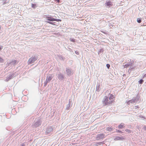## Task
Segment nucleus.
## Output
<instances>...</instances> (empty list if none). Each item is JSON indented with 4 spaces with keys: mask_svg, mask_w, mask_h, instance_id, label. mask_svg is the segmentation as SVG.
<instances>
[{
    "mask_svg": "<svg viewBox=\"0 0 146 146\" xmlns=\"http://www.w3.org/2000/svg\"><path fill=\"white\" fill-rule=\"evenodd\" d=\"M75 53L76 54H79V52L77 51H76L75 52Z\"/></svg>",
    "mask_w": 146,
    "mask_h": 146,
    "instance_id": "412c9836",
    "label": "nucleus"
},
{
    "mask_svg": "<svg viewBox=\"0 0 146 146\" xmlns=\"http://www.w3.org/2000/svg\"><path fill=\"white\" fill-rule=\"evenodd\" d=\"M146 76V74L144 75L143 77H145Z\"/></svg>",
    "mask_w": 146,
    "mask_h": 146,
    "instance_id": "a878e982",
    "label": "nucleus"
},
{
    "mask_svg": "<svg viewBox=\"0 0 146 146\" xmlns=\"http://www.w3.org/2000/svg\"><path fill=\"white\" fill-rule=\"evenodd\" d=\"M137 21L139 23L141 22V20L139 18H138L137 19Z\"/></svg>",
    "mask_w": 146,
    "mask_h": 146,
    "instance_id": "9b49d317",
    "label": "nucleus"
},
{
    "mask_svg": "<svg viewBox=\"0 0 146 146\" xmlns=\"http://www.w3.org/2000/svg\"><path fill=\"white\" fill-rule=\"evenodd\" d=\"M47 23L50 24H51V25H54V23H52V22H47Z\"/></svg>",
    "mask_w": 146,
    "mask_h": 146,
    "instance_id": "6ab92c4d",
    "label": "nucleus"
},
{
    "mask_svg": "<svg viewBox=\"0 0 146 146\" xmlns=\"http://www.w3.org/2000/svg\"><path fill=\"white\" fill-rule=\"evenodd\" d=\"M54 21H61V20L60 19H54Z\"/></svg>",
    "mask_w": 146,
    "mask_h": 146,
    "instance_id": "4468645a",
    "label": "nucleus"
},
{
    "mask_svg": "<svg viewBox=\"0 0 146 146\" xmlns=\"http://www.w3.org/2000/svg\"><path fill=\"white\" fill-rule=\"evenodd\" d=\"M124 125L123 123H121L118 126V127L120 129H123L124 127Z\"/></svg>",
    "mask_w": 146,
    "mask_h": 146,
    "instance_id": "6e6552de",
    "label": "nucleus"
},
{
    "mask_svg": "<svg viewBox=\"0 0 146 146\" xmlns=\"http://www.w3.org/2000/svg\"><path fill=\"white\" fill-rule=\"evenodd\" d=\"M115 97L112 94H110V97L105 96L103 101V103L104 106L109 105L112 104L115 102Z\"/></svg>",
    "mask_w": 146,
    "mask_h": 146,
    "instance_id": "f257e3e1",
    "label": "nucleus"
},
{
    "mask_svg": "<svg viewBox=\"0 0 146 146\" xmlns=\"http://www.w3.org/2000/svg\"><path fill=\"white\" fill-rule=\"evenodd\" d=\"M32 7L33 8H35L36 7V5L34 4H32Z\"/></svg>",
    "mask_w": 146,
    "mask_h": 146,
    "instance_id": "f8f14e48",
    "label": "nucleus"
},
{
    "mask_svg": "<svg viewBox=\"0 0 146 146\" xmlns=\"http://www.w3.org/2000/svg\"><path fill=\"white\" fill-rule=\"evenodd\" d=\"M52 78V75H50L49 76H47L46 80V83L49 82Z\"/></svg>",
    "mask_w": 146,
    "mask_h": 146,
    "instance_id": "7ed1b4c3",
    "label": "nucleus"
},
{
    "mask_svg": "<svg viewBox=\"0 0 146 146\" xmlns=\"http://www.w3.org/2000/svg\"><path fill=\"white\" fill-rule=\"evenodd\" d=\"M37 57L36 56H34L33 57H31L30 58L28 62V64H30L32 63H34L35 60L37 59Z\"/></svg>",
    "mask_w": 146,
    "mask_h": 146,
    "instance_id": "f03ea898",
    "label": "nucleus"
},
{
    "mask_svg": "<svg viewBox=\"0 0 146 146\" xmlns=\"http://www.w3.org/2000/svg\"><path fill=\"white\" fill-rule=\"evenodd\" d=\"M3 48V46H0V50H1Z\"/></svg>",
    "mask_w": 146,
    "mask_h": 146,
    "instance_id": "4be33fe9",
    "label": "nucleus"
},
{
    "mask_svg": "<svg viewBox=\"0 0 146 146\" xmlns=\"http://www.w3.org/2000/svg\"><path fill=\"white\" fill-rule=\"evenodd\" d=\"M130 66V64H127L126 65H125L124 66V68H127V67H128L129 66Z\"/></svg>",
    "mask_w": 146,
    "mask_h": 146,
    "instance_id": "2eb2a0df",
    "label": "nucleus"
},
{
    "mask_svg": "<svg viewBox=\"0 0 146 146\" xmlns=\"http://www.w3.org/2000/svg\"><path fill=\"white\" fill-rule=\"evenodd\" d=\"M66 72H67V74L69 75H70L71 73V71H70V70H69V69H67L66 70Z\"/></svg>",
    "mask_w": 146,
    "mask_h": 146,
    "instance_id": "1a4fd4ad",
    "label": "nucleus"
},
{
    "mask_svg": "<svg viewBox=\"0 0 146 146\" xmlns=\"http://www.w3.org/2000/svg\"><path fill=\"white\" fill-rule=\"evenodd\" d=\"M131 100L129 101V102H131Z\"/></svg>",
    "mask_w": 146,
    "mask_h": 146,
    "instance_id": "c85d7f7f",
    "label": "nucleus"
},
{
    "mask_svg": "<svg viewBox=\"0 0 146 146\" xmlns=\"http://www.w3.org/2000/svg\"><path fill=\"white\" fill-rule=\"evenodd\" d=\"M54 1H56L57 2V3H59L60 0H54Z\"/></svg>",
    "mask_w": 146,
    "mask_h": 146,
    "instance_id": "5701e85b",
    "label": "nucleus"
},
{
    "mask_svg": "<svg viewBox=\"0 0 146 146\" xmlns=\"http://www.w3.org/2000/svg\"><path fill=\"white\" fill-rule=\"evenodd\" d=\"M100 136H101H101H102V135L103 136H104V135H103V134H100Z\"/></svg>",
    "mask_w": 146,
    "mask_h": 146,
    "instance_id": "cd10ccee",
    "label": "nucleus"
},
{
    "mask_svg": "<svg viewBox=\"0 0 146 146\" xmlns=\"http://www.w3.org/2000/svg\"><path fill=\"white\" fill-rule=\"evenodd\" d=\"M125 131H126L127 132H128V133H130L131 132V131L130 130H129L128 129H126L125 130Z\"/></svg>",
    "mask_w": 146,
    "mask_h": 146,
    "instance_id": "dca6fc26",
    "label": "nucleus"
},
{
    "mask_svg": "<svg viewBox=\"0 0 146 146\" xmlns=\"http://www.w3.org/2000/svg\"><path fill=\"white\" fill-rule=\"evenodd\" d=\"M35 126L36 127H37V126H38V125H37V123H35Z\"/></svg>",
    "mask_w": 146,
    "mask_h": 146,
    "instance_id": "b1692460",
    "label": "nucleus"
},
{
    "mask_svg": "<svg viewBox=\"0 0 146 146\" xmlns=\"http://www.w3.org/2000/svg\"><path fill=\"white\" fill-rule=\"evenodd\" d=\"M53 130V129L51 127H49L48 128L47 130L46 133L47 134H48L49 133H50L51 132H52Z\"/></svg>",
    "mask_w": 146,
    "mask_h": 146,
    "instance_id": "39448f33",
    "label": "nucleus"
},
{
    "mask_svg": "<svg viewBox=\"0 0 146 146\" xmlns=\"http://www.w3.org/2000/svg\"><path fill=\"white\" fill-rule=\"evenodd\" d=\"M117 132L119 133H121L122 132L119 130H118Z\"/></svg>",
    "mask_w": 146,
    "mask_h": 146,
    "instance_id": "393cba45",
    "label": "nucleus"
},
{
    "mask_svg": "<svg viewBox=\"0 0 146 146\" xmlns=\"http://www.w3.org/2000/svg\"><path fill=\"white\" fill-rule=\"evenodd\" d=\"M0 61L1 62H3V60L1 58H0Z\"/></svg>",
    "mask_w": 146,
    "mask_h": 146,
    "instance_id": "aec40b11",
    "label": "nucleus"
},
{
    "mask_svg": "<svg viewBox=\"0 0 146 146\" xmlns=\"http://www.w3.org/2000/svg\"><path fill=\"white\" fill-rule=\"evenodd\" d=\"M113 130V129L110 127H108L107 128V130L108 131H111Z\"/></svg>",
    "mask_w": 146,
    "mask_h": 146,
    "instance_id": "9d476101",
    "label": "nucleus"
},
{
    "mask_svg": "<svg viewBox=\"0 0 146 146\" xmlns=\"http://www.w3.org/2000/svg\"><path fill=\"white\" fill-rule=\"evenodd\" d=\"M144 81L142 79H141L139 81V83L140 84H142L143 82Z\"/></svg>",
    "mask_w": 146,
    "mask_h": 146,
    "instance_id": "ddd939ff",
    "label": "nucleus"
},
{
    "mask_svg": "<svg viewBox=\"0 0 146 146\" xmlns=\"http://www.w3.org/2000/svg\"><path fill=\"white\" fill-rule=\"evenodd\" d=\"M105 5L109 7L112 6L113 5L112 2L110 1H106L105 3Z\"/></svg>",
    "mask_w": 146,
    "mask_h": 146,
    "instance_id": "20e7f679",
    "label": "nucleus"
},
{
    "mask_svg": "<svg viewBox=\"0 0 146 146\" xmlns=\"http://www.w3.org/2000/svg\"><path fill=\"white\" fill-rule=\"evenodd\" d=\"M106 66L108 69H109L110 67V65L109 64H106Z\"/></svg>",
    "mask_w": 146,
    "mask_h": 146,
    "instance_id": "a211bd4d",
    "label": "nucleus"
},
{
    "mask_svg": "<svg viewBox=\"0 0 146 146\" xmlns=\"http://www.w3.org/2000/svg\"><path fill=\"white\" fill-rule=\"evenodd\" d=\"M70 40L71 42H74L75 41V39L73 38H70Z\"/></svg>",
    "mask_w": 146,
    "mask_h": 146,
    "instance_id": "f3484780",
    "label": "nucleus"
},
{
    "mask_svg": "<svg viewBox=\"0 0 146 146\" xmlns=\"http://www.w3.org/2000/svg\"><path fill=\"white\" fill-rule=\"evenodd\" d=\"M124 139V138L122 137H117L115 138L114 140H123Z\"/></svg>",
    "mask_w": 146,
    "mask_h": 146,
    "instance_id": "0eeeda50",
    "label": "nucleus"
},
{
    "mask_svg": "<svg viewBox=\"0 0 146 146\" xmlns=\"http://www.w3.org/2000/svg\"><path fill=\"white\" fill-rule=\"evenodd\" d=\"M144 129H145V130L146 129V127H144Z\"/></svg>",
    "mask_w": 146,
    "mask_h": 146,
    "instance_id": "bb28decb",
    "label": "nucleus"
},
{
    "mask_svg": "<svg viewBox=\"0 0 146 146\" xmlns=\"http://www.w3.org/2000/svg\"><path fill=\"white\" fill-rule=\"evenodd\" d=\"M46 18L47 20L50 21H54V19L51 17L47 16L46 17Z\"/></svg>",
    "mask_w": 146,
    "mask_h": 146,
    "instance_id": "423d86ee",
    "label": "nucleus"
}]
</instances>
